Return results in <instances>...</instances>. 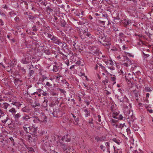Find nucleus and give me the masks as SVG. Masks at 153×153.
I'll list each match as a JSON object with an SVG mask.
<instances>
[{"mask_svg":"<svg viewBox=\"0 0 153 153\" xmlns=\"http://www.w3.org/2000/svg\"><path fill=\"white\" fill-rule=\"evenodd\" d=\"M51 40L54 44L57 45L59 46H61L62 42H61V40L57 37L54 36Z\"/></svg>","mask_w":153,"mask_h":153,"instance_id":"6e6552de","label":"nucleus"},{"mask_svg":"<svg viewBox=\"0 0 153 153\" xmlns=\"http://www.w3.org/2000/svg\"><path fill=\"white\" fill-rule=\"evenodd\" d=\"M74 44H73V45L74 46V48H75L76 50H78L79 52H81V51H83V49H82V48H80L79 46L78 45H76L75 46V45L76 44V43L75 42V41H74Z\"/></svg>","mask_w":153,"mask_h":153,"instance_id":"a211bd4d","label":"nucleus"},{"mask_svg":"<svg viewBox=\"0 0 153 153\" xmlns=\"http://www.w3.org/2000/svg\"><path fill=\"white\" fill-rule=\"evenodd\" d=\"M105 64L107 67L111 70H113L114 69V63L111 60H109Z\"/></svg>","mask_w":153,"mask_h":153,"instance_id":"1a4fd4ad","label":"nucleus"},{"mask_svg":"<svg viewBox=\"0 0 153 153\" xmlns=\"http://www.w3.org/2000/svg\"><path fill=\"white\" fill-rule=\"evenodd\" d=\"M104 94H106L107 95L111 94L110 92L109 91H108L107 90H105L104 91Z\"/></svg>","mask_w":153,"mask_h":153,"instance_id":"c03bdc74","label":"nucleus"},{"mask_svg":"<svg viewBox=\"0 0 153 153\" xmlns=\"http://www.w3.org/2000/svg\"><path fill=\"white\" fill-rule=\"evenodd\" d=\"M39 123L45 124L47 122V117L44 114H42L39 118Z\"/></svg>","mask_w":153,"mask_h":153,"instance_id":"9d476101","label":"nucleus"},{"mask_svg":"<svg viewBox=\"0 0 153 153\" xmlns=\"http://www.w3.org/2000/svg\"><path fill=\"white\" fill-rule=\"evenodd\" d=\"M84 36H87V38H88L89 39H93L94 38V36L92 35L90 32H85L84 34ZM86 38V37H85Z\"/></svg>","mask_w":153,"mask_h":153,"instance_id":"2eb2a0df","label":"nucleus"},{"mask_svg":"<svg viewBox=\"0 0 153 153\" xmlns=\"http://www.w3.org/2000/svg\"><path fill=\"white\" fill-rule=\"evenodd\" d=\"M109 82V79L108 77L105 76V77L104 78H103V80H102V83L104 85H106Z\"/></svg>","mask_w":153,"mask_h":153,"instance_id":"6ab92c4d","label":"nucleus"},{"mask_svg":"<svg viewBox=\"0 0 153 153\" xmlns=\"http://www.w3.org/2000/svg\"><path fill=\"white\" fill-rule=\"evenodd\" d=\"M131 20L127 19L126 20L125 22H124V25L126 27L127 25H128L131 23Z\"/></svg>","mask_w":153,"mask_h":153,"instance_id":"c85d7f7f","label":"nucleus"},{"mask_svg":"<svg viewBox=\"0 0 153 153\" xmlns=\"http://www.w3.org/2000/svg\"><path fill=\"white\" fill-rule=\"evenodd\" d=\"M111 80L113 82V84L114 85L116 83L115 82L116 78L114 76H113L111 77Z\"/></svg>","mask_w":153,"mask_h":153,"instance_id":"4c0bfd02","label":"nucleus"},{"mask_svg":"<svg viewBox=\"0 0 153 153\" xmlns=\"http://www.w3.org/2000/svg\"><path fill=\"white\" fill-rule=\"evenodd\" d=\"M84 112H85V115L86 117H88L89 116L90 114V113L89 111L86 109H84L83 110Z\"/></svg>","mask_w":153,"mask_h":153,"instance_id":"cd10ccee","label":"nucleus"},{"mask_svg":"<svg viewBox=\"0 0 153 153\" xmlns=\"http://www.w3.org/2000/svg\"><path fill=\"white\" fill-rule=\"evenodd\" d=\"M126 131L128 134H129L131 133L130 129L129 128H127L126 129Z\"/></svg>","mask_w":153,"mask_h":153,"instance_id":"6e6d98bb","label":"nucleus"},{"mask_svg":"<svg viewBox=\"0 0 153 153\" xmlns=\"http://www.w3.org/2000/svg\"><path fill=\"white\" fill-rule=\"evenodd\" d=\"M119 120V119H116L113 118H111L110 120V122L111 125L115 128L116 127L117 124H118Z\"/></svg>","mask_w":153,"mask_h":153,"instance_id":"9b49d317","label":"nucleus"},{"mask_svg":"<svg viewBox=\"0 0 153 153\" xmlns=\"http://www.w3.org/2000/svg\"><path fill=\"white\" fill-rule=\"evenodd\" d=\"M8 111L10 112H11L12 113V114L13 115L14 114L16 113V110L15 108H12L9 109Z\"/></svg>","mask_w":153,"mask_h":153,"instance_id":"bb28decb","label":"nucleus"},{"mask_svg":"<svg viewBox=\"0 0 153 153\" xmlns=\"http://www.w3.org/2000/svg\"><path fill=\"white\" fill-rule=\"evenodd\" d=\"M37 128H35L33 127L32 128V130H31V131L30 132V134H33L34 135L36 136L37 134Z\"/></svg>","mask_w":153,"mask_h":153,"instance_id":"aec40b11","label":"nucleus"},{"mask_svg":"<svg viewBox=\"0 0 153 153\" xmlns=\"http://www.w3.org/2000/svg\"><path fill=\"white\" fill-rule=\"evenodd\" d=\"M90 124V126L92 128H94V123L93 122H92Z\"/></svg>","mask_w":153,"mask_h":153,"instance_id":"13d9d810","label":"nucleus"},{"mask_svg":"<svg viewBox=\"0 0 153 153\" xmlns=\"http://www.w3.org/2000/svg\"><path fill=\"white\" fill-rule=\"evenodd\" d=\"M4 61H5V62L6 63V64H7V66H6V67L7 68V67H9V62H10V61L9 60H6L5 59V58H4Z\"/></svg>","mask_w":153,"mask_h":153,"instance_id":"c9c22d12","label":"nucleus"},{"mask_svg":"<svg viewBox=\"0 0 153 153\" xmlns=\"http://www.w3.org/2000/svg\"><path fill=\"white\" fill-rule=\"evenodd\" d=\"M112 117L113 118L119 119L120 120H125L126 118L123 117L122 114H119V113L116 111H114L112 114Z\"/></svg>","mask_w":153,"mask_h":153,"instance_id":"0eeeda50","label":"nucleus"},{"mask_svg":"<svg viewBox=\"0 0 153 153\" xmlns=\"http://www.w3.org/2000/svg\"><path fill=\"white\" fill-rule=\"evenodd\" d=\"M59 143L60 144V146H61V147L63 149L64 151H68V148L67 146L65 143H63L61 142L62 141L61 140H59Z\"/></svg>","mask_w":153,"mask_h":153,"instance_id":"f3484780","label":"nucleus"},{"mask_svg":"<svg viewBox=\"0 0 153 153\" xmlns=\"http://www.w3.org/2000/svg\"><path fill=\"white\" fill-rule=\"evenodd\" d=\"M128 106L126 105L124 108V113L128 115L127 119H130L129 120L131 122H133L134 120V116L133 115V112L131 111V106L130 104Z\"/></svg>","mask_w":153,"mask_h":153,"instance_id":"f257e3e1","label":"nucleus"},{"mask_svg":"<svg viewBox=\"0 0 153 153\" xmlns=\"http://www.w3.org/2000/svg\"><path fill=\"white\" fill-rule=\"evenodd\" d=\"M61 46L62 48L63 49H66L68 48L67 45L65 42H62V44H61Z\"/></svg>","mask_w":153,"mask_h":153,"instance_id":"c756f323","label":"nucleus"},{"mask_svg":"<svg viewBox=\"0 0 153 153\" xmlns=\"http://www.w3.org/2000/svg\"><path fill=\"white\" fill-rule=\"evenodd\" d=\"M53 71L55 72L57 71H58L57 67L56 65H54L53 66Z\"/></svg>","mask_w":153,"mask_h":153,"instance_id":"37998d69","label":"nucleus"},{"mask_svg":"<svg viewBox=\"0 0 153 153\" xmlns=\"http://www.w3.org/2000/svg\"><path fill=\"white\" fill-rule=\"evenodd\" d=\"M145 90L146 92H151L152 91L150 88L147 86L145 87Z\"/></svg>","mask_w":153,"mask_h":153,"instance_id":"58836bf2","label":"nucleus"},{"mask_svg":"<svg viewBox=\"0 0 153 153\" xmlns=\"http://www.w3.org/2000/svg\"><path fill=\"white\" fill-rule=\"evenodd\" d=\"M76 15L80 17V16H81V15L80 12H78L76 14Z\"/></svg>","mask_w":153,"mask_h":153,"instance_id":"e2e57ef3","label":"nucleus"},{"mask_svg":"<svg viewBox=\"0 0 153 153\" xmlns=\"http://www.w3.org/2000/svg\"><path fill=\"white\" fill-rule=\"evenodd\" d=\"M45 53L48 55H49L51 54V52L49 50H46L45 51Z\"/></svg>","mask_w":153,"mask_h":153,"instance_id":"49530a36","label":"nucleus"},{"mask_svg":"<svg viewBox=\"0 0 153 153\" xmlns=\"http://www.w3.org/2000/svg\"><path fill=\"white\" fill-rule=\"evenodd\" d=\"M134 96L135 97V99L137 100H138V93H135L134 94Z\"/></svg>","mask_w":153,"mask_h":153,"instance_id":"8fccbe9b","label":"nucleus"},{"mask_svg":"<svg viewBox=\"0 0 153 153\" xmlns=\"http://www.w3.org/2000/svg\"><path fill=\"white\" fill-rule=\"evenodd\" d=\"M131 56L133 57L134 56L129 53L125 52V54L123 55V61L125 62L123 63V65L125 66L128 67L129 66L131 65V61L127 57V56Z\"/></svg>","mask_w":153,"mask_h":153,"instance_id":"f03ea898","label":"nucleus"},{"mask_svg":"<svg viewBox=\"0 0 153 153\" xmlns=\"http://www.w3.org/2000/svg\"><path fill=\"white\" fill-rule=\"evenodd\" d=\"M24 125L25 126H23V129L26 132V133H30V132L31 131V130H32V128L33 126H30L29 127H27L26 126H27L26 125Z\"/></svg>","mask_w":153,"mask_h":153,"instance_id":"ddd939ff","label":"nucleus"},{"mask_svg":"<svg viewBox=\"0 0 153 153\" xmlns=\"http://www.w3.org/2000/svg\"><path fill=\"white\" fill-rule=\"evenodd\" d=\"M84 85L85 87V88L87 90H89L91 88L88 85H86L85 84H84Z\"/></svg>","mask_w":153,"mask_h":153,"instance_id":"09e8293b","label":"nucleus"},{"mask_svg":"<svg viewBox=\"0 0 153 153\" xmlns=\"http://www.w3.org/2000/svg\"><path fill=\"white\" fill-rule=\"evenodd\" d=\"M0 25L1 26H3L4 25V23L1 19H0Z\"/></svg>","mask_w":153,"mask_h":153,"instance_id":"5fc2aeb1","label":"nucleus"},{"mask_svg":"<svg viewBox=\"0 0 153 153\" xmlns=\"http://www.w3.org/2000/svg\"><path fill=\"white\" fill-rule=\"evenodd\" d=\"M9 105V104L7 103H3L1 105L0 107L4 109H6Z\"/></svg>","mask_w":153,"mask_h":153,"instance_id":"b1692460","label":"nucleus"},{"mask_svg":"<svg viewBox=\"0 0 153 153\" xmlns=\"http://www.w3.org/2000/svg\"><path fill=\"white\" fill-rule=\"evenodd\" d=\"M99 40L100 43H102V44L103 45H107V44H106V43H105V44L103 43V42H107V41L106 40V38L105 37H102L100 38V39H99Z\"/></svg>","mask_w":153,"mask_h":153,"instance_id":"a878e982","label":"nucleus"},{"mask_svg":"<svg viewBox=\"0 0 153 153\" xmlns=\"http://www.w3.org/2000/svg\"><path fill=\"white\" fill-rule=\"evenodd\" d=\"M30 117H29L28 115L25 114L22 117L21 120L22 122H25V121H27L28 120L30 119Z\"/></svg>","mask_w":153,"mask_h":153,"instance_id":"4468645a","label":"nucleus"},{"mask_svg":"<svg viewBox=\"0 0 153 153\" xmlns=\"http://www.w3.org/2000/svg\"><path fill=\"white\" fill-rule=\"evenodd\" d=\"M102 60L105 63L107 62H108V61L110 60V59L107 57H105V56H104V58H103L102 59Z\"/></svg>","mask_w":153,"mask_h":153,"instance_id":"2f4dec72","label":"nucleus"},{"mask_svg":"<svg viewBox=\"0 0 153 153\" xmlns=\"http://www.w3.org/2000/svg\"><path fill=\"white\" fill-rule=\"evenodd\" d=\"M120 128L122 130H124V129H126V126L124 123L123 124L118 123V124H117V127L115 128Z\"/></svg>","mask_w":153,"mask_h":153,"instance_id":"dca6fc26","label":"nucleus"},{"mask_svg":"<svg viewBox=\"0 0 153 153\" xmlns=\"http://www.w3.org/2000/svg\"><path fill=\"white\" fill-rule=\"evenodd\" d=\"M48 94V93H46V92L43 91V93H42V95L44 96H46Z\"/></svg>","mask_w":153,"mask_h":153,"instance_id":"69168bd1","label":"nucleus"},{"mask_svg":"<svg viewBox=\"0 0 153 153\" xmlns=\"http://www.w3.org/2000/svg\"><path fill=\"white\" fill-rule=\"evenodd\" d=\"M13 118L16 124L19 126L24 125L25 122H23L22 120H19V118L21 117V114L20 113L15 114L13 115Z\"/></svg>","mask_w":153,"mask_h":153,"instance_id":"423d86ee","label":"nucleus"},{"mask_svg":"<svg viewBox=\"0 0 153 153\" xmlns=\"http://www.w3.org/2000/svg\"><path fill=\"white\" fill-rule=\"evenodd\" d=\"M34 72L32 70H30L29 72L30 76H31L33 74Z\"/></svg>","mask_w":153,"mask_h":153,"instance_id":"3c124183","label":"nucleus"},{"mask_svg":"<svg viewBox=\"0 0 153 153\" xmlns=\"http://www.w3.org/2000/svg\"><path fill=\"white\" fill-rule=\"evenodd\" d=\"M71 115L73 116V117H74V120L75 121V122H74V124L75 125H78V122L79 121V118L78 117H77V118L75 119L76 117L73 114H71Z\"/></svg>","mask_w":153,"mask_h":153,"instance_id":"393cba45","label":"nucleus"},{"mask_svg":"<svg viewBox=\"0 0 153 153\" xmlns=\"http://www.w3.org/2000/svg\"><path fill=\"white\" fill-rule=\"evenodd\" d=\"M3 115H4V113L0 109V116H2Z\"/></svg>","mask_w":153,"mask_h":153,"instance_id":"680f3d73","label":"nucleus"},{"mask_svg":"<svg viewBox=\"0 0 153 153\" xmlns=\"http://www.w3.org/2000/svg\"><path fill=\"white\" fill-rule=\"evenodd\" d=\"M116 96L117 99L120 100L121 105L123 104H125V103H128V100L127 97L125 95H123L122 93H119Z\"/></svg>","mask_w":153,"mask_h":153,"instance_id":"39448f33","label":"nucleus"},{"mask_svg":"<svg viewBox=\"0 0 153 153\" xmlns=\"http://www.w3.org/2000/svg\"><path fill=\"white\" fill-rule=\"evenodd\" d=\"M93 119L92 118H91L89 119L88 123L89 124H90L92 122H93Z\"/></svg>","mask_w":153,"mask_h":153,"instance_id":"864d4df0","label":"nucleus"},{"mask_svg":"<svg viewBox=\"0 0 153 153\" xmlns=\"http://www.w3.org/2000/svg\"><path fill=\"white\" fill-rule=\"evenodd\" d=\"M66 22L64 20H62L61 22V26L63 27H65Z\"/></svg>","mask_w":153,"mask_h":153,"instance_id":"f704fd0d","label":"nucleus"},{"mask_svg":"<svg viewBox=\"0 0 153 153\" xmlns=\"http://www.w3.org/2000/svg\"><path fill=\"white\" fill-rule=\"evenodd\" d=\"M33 59V57H32V59ZM32 56L30 54V53L27 52L24 55L23 58L21 60V62L23 64H27L30 62Z\"/></svg>","mask_w":153,"mask_h":153,"instance_id":"20e7f679","label":"nucleus"},{"mask_svg":"<svg viewBox=\"0 0 153 153\" xmlns=\"http://www.w3.org/2000/svg\"><path fill=\"white\" fill-rule=\"evenodd\" d=\"M62 77V76L59 75H58L57 76H56V79L57 80H59V77Z\"/></svg>","mask_w":153,"mask_h":153,"instance_id":"052dcab7","label":"nucleus"},{"mask_svg":"<svg viewBox=\"0 0 153 153\" xmlns=\"http://www.w3.org/2000/svg\"><path fill=\"white\" fill-rule=\"evenodd\" d=\"M58 90L61 93H63L65 95L66 91H65V90L62 89L60 88H58Z\"/></svg>","mask_w":153,"mask_h":153,"instance_id":"a19ab883","label":"nucleus"},{"mask_svg":"<svg viewBox=\"0 0 153 153\" xmlns=\"http://www.w3.org/2000/svg\"><path fill=\"white\" fill-rule=\"evenodd\" d=\"M100 149L102 150L105 153L106 151H105V147L102 145H101L100 146Z\"/></svg>","mask_w":153,"mask_h":153,"instance_id":"ea45409f","label":"nucleus"},{"mask_svg":"<svg viewBox=\"0 0 153 153\" xmlns=\"http://www.w3.org/2000/svg\"><path fill=\"white\" fill-rule=\"evenodd\" d=\"M9 139L11 140L12 141L14 142V139H13V138L11 137H10L9 138Z\"/></svg>","mask_w":153,"mask_h":153,"instance_id":"774afa93","label":"nucleus"},{"mask_svg":"<svg viewBox=\"0 0 153 153\" xmlns=\"http://www.w3.org/2000/svg\"><path fill=\"white\" fill-rule=\"evenodd\" d=\"M0 15L5 17H6V15L1 11L0 10Z\"/></svg>","mask_w":153,"mask_h":153,"instance_id":"de8ad7c7","label":"nucleus"},{"mask_svg":"<svg viewBox=\"0 0 153 153\" xmlns=\"http://www.w3.org/2000/svg\"><path fill=\"white\" fill-rule=\"evenodd\" d=\"M22 111L23 112H28L29 111L30 109L28 106H25L22 108L21 109Z\"/></svg>","mask_w":153,"mask_h":153,"instance_id":"5701e85b","label":"nucleus"},{"mask_svg":"<svg viewBox=\"0 0 153 153\" xmlns=\"http://www.w3.org/2000/svg\"><path fill=\"white\" fill-rule=\"evenodd\" d=\"M53 79L52 78H50V79H48V81L46 82L45 87L46 86H48V87H50L51 88V87L53 86V83L52 82Z\"/></svg>","mask_w":153,"mask_h":153,"instance_id":"f8f14e48","label":"nucleus"},{"mask_svg":"<svg viewBox=\"0 0 153 153\" xmlns=\"http://www.w3.org/2000/svg\"><path fill=\"white\" fill-rule=\"evenodd\" d=\"M97 117L98 119V121L99 122H100L101 121V117L100 115H98L97 116Z\"/></svg>","mask_w":153,"mask_h":153,"instance_id":"4d7b16f0","label":"nucleus"},{"mask_svg":"<svg viewBox=\"0 0 153 153\" xmlns=\"http://www.w3.org/2000/svg\"><path fill=\"white\" fill-rule=\"evenodd\" d=\"M109 144V143L108 142L105 143V145L106 146V149H107V150L106 151V152H105V153H110Z\"/></svg>","mask_w":153,"mask_h":153,"instance_id":"4be33fe9","label":"nucleus"},{"mask_svg":"<svg viewBox=\"0 0 153 153\" xmlns=\"http://www.w3.org/2000/svg\"><path fill=\"white\" fill-rule=\"evenodd\" d=\"M109 144V143L108 142L105 143V145L106 146V149H107V150L106 151V152H105V153H110Z\"/></svg>","mask_w":153,"mask_h":153,"instance_id":"412c9836","label":"nucleus"},{"mask_svg":"<svg viewBox=\"0 0 153 153\" xmlns=\"http://www.w3.org/2000/svg\"><path fill=\"white\" fill-rule=\"evenodd\" d=\"M21 71L23 74H24L26 73L25 70L24 68H22Z\"/></svg>","mask_w":153,"mask_h":153,"instance_id":"603ef678","label":"nucleus"},{"mask_svg":"<svg viewBox=\"0 0 153 153\" xmlns=\"http://www.w3.org/2000/svg\"><path fill=\"white\" fill-rule=\"evenodd\" d=\"M46 12L48 13H50L53 11V9L50 7H47L46 8Z\"/></svg>","mask_w":153,"mask_h":153,"instance_id":"e433bc0d","label":"nucleus"},{"mask_svg":"<svg viewBox=\"0 0 153 153\" xmlns=\"http://www.w3.org/2000/svg\"><path fill=\"white\" fill-rule=\"evenodd\" d=\"M38 2L39 3H40L41 4H43L45 5V3H43L42 2V0H39L38 1Z\"/></svg>","mask_w":153,"mask_h":153,"instance_id":"0e129e2a","label":"nucleus"},{"mask_svg":"<svg viewBox=\"0 0 153 153\" xmlns=\"http://www.w3.org/2000/svg\"><path fill=\"white\" fill-rule=\"evenodd\" d=\"M32 30L33 31L36 32L37 30L36 27L35 26H33L32 27Z\"/></svg>","mask_w":153,"mask_h":153,"instance_id":"a18cd8bd","label":"nucleus"},{"mask_svg":"<svg viewBox=\"0 0 153 153\" xmlns=\"http://www.w3.org/2000/svg\"><path fill=\"white\" fill-rule=\"evenodd\" d=\"M143 54L144 55V57L145 58H146L149 56V55L148 54H146L144 53H143Z\"/></svg>","mask_w":153,"mask_h":153,"instance_id":"bf43d9fd","label":"nucleus"},{"mask_svg":"<svg viewBox=\"0 0 153 153\" xmlns=\"http://www.w3.org/2000/svg\"><path fill=\"white\" fill-rule=\"evenodd\" d=\"M54 141L60 140L62 141H65L66 142H69L71 141V137L69 134H67L65 135L63 137L59 135H55V136L53 137Z\"/></svg>","mask_w":153,"mask_h":153,"instance_id":"7ed1b4c3","label":"nucleus"},{"mask_svg":"<svg viewBox=\"0 0 153 153\" xmlns=\"http://www.w3.org/2000/svg\"><path fill=\"white\" fill-rule=\"evenodd\" d=\"M33 121L35 123H39V118L38 117H35L33 119Z\"/></svg>","mask_w":153,"mask_h":153,"instance_id":"473e14b6","label":"nucleus"},{"mask_svg":"<svg viewBox=\"0 0 153 153\" xmlns=\"http://www.w3.org/2000/svg\"><path fill=\"white\" fill-rule=\"evenodd\" d=\"M119 36H120L123 37L124 36V34L122 33H119Z\"/></svg>","mask_w":153,"mask_h":153,"instance_id":"338daca9","label":"nucleus"},{"mask_svg":"<svg viewBox=\"0 0 153 153\" xmlns=\"http://www.w3.org/2000/svg\"><path fill=\"white\" fill-rule=\"evenodd\" d=\"M16 60H13L11 62L10 64L9 65L10 66V67H13V66L16 65Z\"/></svg>","mask_w":153,"mask_h":153,"instance_id":"7c9ffc66","label":"nucleus"},{"mask_svg":"<svg viewBox=\"0 0 153 153\" xmlns=\"http://www.w3.org/2000/svg\"><path fill=\"white\" fill-rule=\"evenodd\" d=\"M47 37L50 38L51 40L53 38V36H54V35L49 33H47Z\"/></svg>","mask_w":153,"mask_h":153,"instance_id":"72a5a7b5","label":"nucleus"},{"mask_svg":"<svg viewBox=\"0 0 153 153\" xmlns=\"http://www.w3.org/2000/svg\"><path fill=\"white\" fill-rule=\"evenodd\" d=\"M95 139L97 141V142L100 141H101L102 140V138L98 137H95Z\"/></svg>","mask_w":153,"mask_h":153,"instance_id":"79ce46f5","label":"nucleus"}]
</instances>
